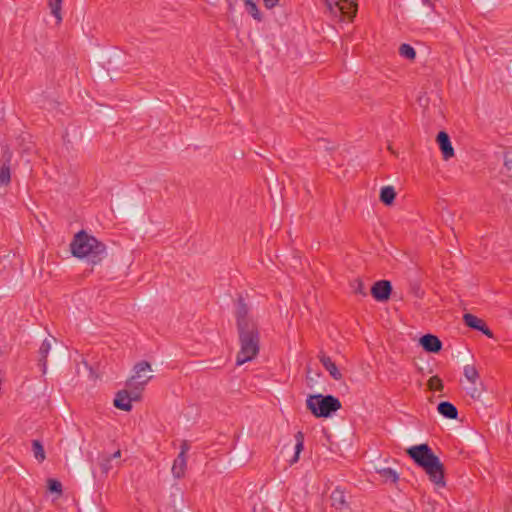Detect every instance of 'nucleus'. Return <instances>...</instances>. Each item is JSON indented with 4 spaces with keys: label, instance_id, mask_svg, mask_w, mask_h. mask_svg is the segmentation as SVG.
Here are the masks:
<instances>
[{
    "label": "nucleus",
    "instance_id": "obj_1",
    "mask_svg": "<svg viewBox=\"0 0 512 512\" xmlns=\"http://www.w3.org/2000/svg\"><path fill=\"white\" fill-rule=\"evenodd\" d=\"M406 453L426 472L431 482L437 486H445L444 466L428 444L411 446L406 450Z\"/></svg>",
    "mask_w": 512,
    "mask_h": 512
},
{
    "label": "nucleus",
    "instance_id": "obj_2",
    "mask_svg": "<svg viewBox=\"0 0 512 512\" xmlns=\"http://www.w3.org/2000/svg\"><path fill=\"white\" fill-rule=\"evenodd\" d=\"M74 257L85 259L91 265L100 264L107 257L106 245L85 230L77 232L70 243Z\"/></svg>",
    "mask_w": 512,
    "mask_h": 512
},
{
    "label": "nucleus",
    "instance_id": "obj_3",
    "mask_svg": "<svg viewBox=\"0 0 512 512\" xmlns=\"http://www.w3.org/2000/svg\"><path fill=\"white\" fill-rule=\"evenodd\" d=\"M240 351L237 353L236 365L240 366L253 360L259 353L260 335L258 326H250L238 329Z\"/></svg>",
    "mask_w": 512,
    "mask_h": 512
},
{
    "label": "nucleus",
    "instance_id": "obj_4",
    "mask_svg": "<svg viewBox=\"0 0 512 512\" xmlns=\"http://www.w3.org/2000/svg\"><path fill=\"white\" fill-rule=\"evenodd\" d=\"M307 409L317 418H329L341 409L340 400L333 395L311 394L306 399Z\"/></svg>",
    "mask_w": 512,
    "mask_h": 512
},
{
    "label": "nucleus",
    "instance_id": "obj_5",
    "mask_svg": "<svg viewBox=\"0 0 512 512\" xmlns=\"http://www.w3.org/2000/svg\"><path fill=\"white\" fill-rule=\"evenodd\" d=\"M248 312L249 308L244 298L239 296L236 308L237 329L257 325L255 321L248 316Z\"/></svg>",
    "mask_w": 512,
    "mask_h": 512
},
{
    "label": "nucleus",
    "instance_id": "obj_6",
    "mask_svg": "<svg viewBox=\"0 0 512 512\" xmlns=\"http://www.w3.org/2000/svg\"><path fill=\"white\" fill-rule=\"evenodd\" d=\"M392 292L391 282L388 280L376 281L371 287V295L379 302L389 300Z\"/></svg>",
    "mask_w": 512,
    "mask_h": 512
},
{
    "label": "nucleus",
    "instance_id": "obj_7",
    "mask_svg": "<svg viewBox=\"0 0 512 512\" xmlns=\"http://www.w3.org/2000/svg\"><path fill=\"white\" fill-rule=\"evenodd\" d=\"M419 343L424 351L428 353H438L442 349L441 340L433 334H425L419 339Z\"/></svg>",
    "mask_w": 512,
    "mask_h": 512
},
{
    "label": "nucleus",
    "instance_id": "obj_8",
    "mask_svg": "<svg viewBox=\"0 0 512 512\" xmlns=\"http://www.w3.org/2000/svg\"><path fill=\"white\" fill-rule=\"evenodd\" d=\"M414 16H424L433 11L430 0H406Z\"/></svg>",
    "mask_w": 512,
    "mask_h": 512
},
{
    "label": "nucleus",
    "instance_id": "obj_9",
    "mask_svg": "<svg viewBox=\"0 0 512 512\" xmlns=\"http://www.w3.org/2000/svg\"><path fill=\"white\" fill-rule=\"evenodd\" d=\"M436 142L438 143L445 160H448L454 156V148L451 144L450 137L447 132L440 131L437 134Z\"/></svg>",
    "mask_w": 512,
    "mask_h": 512
},
{
    "label": "nucleus",
    "instance_id": "obj_10",
    "mask_svg": "<svg viewBox=\"0 0 512 512\" xmlns=\"http://www.w3.org/2000/svg\"><path fill=\"white\" fill-rule=\"evenodd\" d=\"M134 375L129 379V381L138 382L141 380H146V377H149V381L153 378L150 374L152 369L149 362L143 360L134 365L133 368Z\"/></svg>",
    "mask_w": 512,
    "mask_h": 512
},
{
    "label": "nucleus",
    "instance_id": "obj_11",
    "mask_svg": "<svg viewBox=\"0 0 512 512\" xmlns=\"http://www.w3.org/2000/svg\"><path fill=\"white\" fill-rule=\"evenodd\" d=\"M149 382V377H146V380H141L138 382L127 381L126 386L128 387V394L130 401H140L142 397V392L145 389V386Z\"/></svg>",
    "mask_w": 512,
    "mask_h": 512
},
{
    "label": "nucleus",
    "instance_id": "obj_12",
    "mask_svg": "<svg viewBox=\"0 0 512 512\" xmlns=\"http://www.w3.org/2000/svg\"><path fill=\"white\" fill-rule=\"evenodd\" d=\"M335 6L340 11L341 15L348 20H353L357 13V4L350 0H339Z\"/></svg>",
    "mask_w": 512,
    "mask_h": 512
},
{
    "label": "nucleus",
    "instance_id": "obj_13",
    "mask_svg": "<svg viewBox=\"0 0 512 512\" xmlns=\"http://www.w3.org/2000/svg\"><path fill=\"white\" fill-rule=\"evenodd\" d=\"M331 505L336 510H344L349 508V504L346 500L345 492L340 487H336L330 496Z\"/></svg>",
    "mask_w": 512,
    "mask_h": 512
},
{
    "label": "nucleus",
    "instance_id": "obj_14",
    "mask_svg": "<svg viewBox=\"0 0 512 512\" xmlns=\"http://www.w3.org/2000/svg\"><path fill=\"white\" fill-rule=\"evenodd\" d=\"M114 406L119 409L126 412H129L132 410V404L129 399V394L127 389L120 390L116 393V396L113 401Z\"/></svg>",
    "mask_w": 512,
    "mask_h": 512
},
{
    "label": "nucleus",
    "instance_id": "obj_15",
    "mask_svg": "<svg viewBox=\"0 0 512 512\" xmlns=\"http://www.w3.org/2000/svg\"><path fill=\"white\" fill-rule=\"evenodd\" d=\"M321 364L324 366V368L329 372L330 376L335 380H340L342 378V374L339 371L336 364L332 361V359L325 355L323 352H321L318 356Z\"/></svg>",
    "mask_w": 512,
    "mask_h": 512
},
{
    "label": "nucleus",
    "instance_id": "obj_16",
    "mask_svg": "<svg viewBox=\"0 0 512 512\" xmlns=\"http://www.w3.org/2000/svg\"><path fill=\"white\" fill-rule=\"evenodd\" d=\"M437 411L447 419L455 420L458 417L456 406L449 401L440 402L437 406Z\"/></svg>",
    "mask_w": 512,
    "mask_h": 512
},
{
    "label": "nucleus",
    "instance_id": "obj_17",
    "mask_svg": "<svg viewBox=\"0 0 512 512\" xmlns=\"http://www.w3.org/2000/svg\"><path fill=\"white\" fill-rule=\"evenodd\" d=\"M51 350V342L45 339L39 348V360L38 365L41 367L42 374L47 372V357Z\"/></svg>",
    "mask_w": 512,
    "mask_h": 512
},
{
    "label": "nucleus",
    "instance_id": "obj_18",
    "mask_svg": "<svg viewBox=\"0 0 512 512\" xmlns=\"http://www.w3.org/2000/svg\"><path fill=\"white\" fill-rule=\"evenodd\" d=\"M396 198V191L393 186H384L380 190L379 199L380 201L386 205L391 206Z\"/></svg>",
    "mask_w": 512,
    "mask_h": 512
},
{
    "label": "nucleus",
    "instance_id": "obj_19",
    "mask_svg": "<svg viewBox=\"0 0 512 512\" xmlns=\"http://www.w3.org/2000/svg\"><path fill=\"white\" fill-rule=\"evenodd\" d=\"M186 465H187L186 457L177 456V458L174 460V463L172 466L173 476L177 479L182 478L185 474Z\"/></svg>",
    "mask_w": 512,
    "mask_h": 512
},
{
    "label": "nucleus",
    "instance_id": "obj_20",
    "mask_svg": "<svg viewBox=\"0 0 512 512\" xmlns=\"http://www.w3.org/2000/svg\"><path fill=\"white\" fill-rule=\"evenodd\" d=\"M31 448L34 458L39 463H42L46 459V454L42 442L37 439L32 440Z\"/></svg>",
    "mask_w": 512,
    "mask_h": 512
},
{
    "label": "nucleus",
    "instance_id": "obj_21",
    "mask_svg": "<svg viewBox=\"0 0 512 512\" xmlns=\"http://www.w3.org/2000/svg\"><path fill=\"white\" fill-rule=\"evenodd\" d=\"M295 440H296L295 453H294L293 458L290 460L291 464H294L299 460V455L304 448V434L302 431H298L295 434Z\"/></svg>",
    "mask_w": 512,
    "mask_h": 512
},
{
    "label": "nucleus",
    "instance_id": "obj_22",
    "mask_svg": "<svg viewBox=\"0 0 512 512\" xmlns=\"http://www.w3.org/2000/svg\"><path fill=\"white\" fill-rule=\"evenodd\" d=\"M463 321L466 326L474 330H478L480 325L483 323L482 319L470 313H465L463 315Z\"/></svg>",
    "mask_w": 512,
    "mask_h": 512
},
{
    "label": "nucleus",
    "instance_id": "obj_23",
    "mask_svg": "<svg viewBox=\"0 0 512 512\" xmlns=\"http://www.w3.org/2000/svg\"><path fill=\"white\" fill-rule=\"evenodd\" d=\"M377 473L386 481H391L392 483H396L399 479L398 473L391 468H382L377 469Z\"/></svg>",
    "mask_w": 512,
    "mask_h": 512
},
{
    "label": "nucleus",
    "instance_id": "obj_24",
    "mask_svg": "<svg viewBox=\"0 0 512 512\" xmlns=\"http://www.w3.org/2000/svg\"><path fill=\"white\" fill-rule=\"evenodd\" d=\"M399 54L408 59V60H414L416 58V51L415 49L409 45V44H406V43H403L400 45L399 47Z\"/></svg>",
    "mask_w": 512,
    "mask_h": 512
},
{
    "label": "nucleus",
    "instance_id": "obj_25",
    "mask_svg": "<svg viewBox=\"0 0 512 512\" xmlns=\"http://www.w3.org/2000/svg\"><path fill=\"white\" fill-rule=\"evenodd\" d=\"M464 376L472 384H475L479 379V373L474 365H466L464 367Z\"/></svg>",
    "mask_w": 512,
    "mask_h": 512
},
{
    "label": "nucleus",
    "instance_id": "obj_26",
    "mask_svg": "<svg viewBox=\"0 0 512 512\" xmlns=\"http://www.w3.org/2000/svg\"><path fill=\"white\" fill-rule=\"evenodd\" d=\"M63 0H49V7L51 14L57 19L58 22L62 20L61 6Z\"/></svg>",
    "mask_w": 512,
    "mask_h": 512
},
{
    "label": "nucleus",
    "instance_id": "obj_27",
    "mask_svg": "<svg viewBox=\"0 0 512 512\" xmlns=\"http://www.w3.org/2000/svg\"><path fill=\"white\" fill-rule=\"evenodd\" d=\"M10 181V166L6 164H0V185H8Z\"/></svg>",
    "mask_w": 512,
    "mask_h": 512
},
{
    "label": "nucleus",
    "instance_id": "obj_28",
    "mask_svg": "<svg viewBox=\"0 0 512 512\" xmlns=\"http://www.w3.org/2000/svg\"><path fill=\"white\" fill-rule=\"evenodd\" d=\"M427 386L430 390L434 391H442L444 388L442 380L437 375L430 377Z\"/></svg>",
    "mask_w": 512,
    "mask_h": 512
},
{
    "label": "nucleus",
    "instance_id": "obj_29",
    "mask_svg": "<svg viewBox=\"0 0 512 512\" xmlns=\"http://www.w3.org/2000/svg\"><path fill=\"white\" fill-rule=\"evenodd\" d=\"M351 287L355 294H359L362 296H366L367 292L364 286V283L361 279L357 278L351 283Z\"/></svg>",
    "mask_w": 512,
    "mask_h": 512
},
{
    "label": "nucleus",
    "instance_id": "obj_30",
    "mask_svg": "<svg viewBox=\"0 0 512 512\" xmlns=\"http://www.w3.org/2000/svg\"><path fill=\"white\" fill-rule=\"evenodd\" d=\"M247 12L257 21H262V14L258 9L257 4L254 2L246 6Z\"/></svg>",
    "mask_w": 512,
    "mask_h": 512
},
{
    "label": "nucleus",
    "instance_id": "obj_31",
    "mask_svg": "<svg viewBox=\"0 0 512 512\" xmlns=\"http://www.w3.org/2000/svg\"><path fill=\"white\" fill-rule=\"evenodd\" d=\"M47 487L51 493H57V494L62 493V484L60 481H58L56 479H48Z\"/></svg>",
    "mask_w": 512,
    "mask_h": 512
},
{
    "label": "nucleus",
    "instance_id": "obj_32",
    "mask_svg": "<svg viewBox=\"0 0 512 512\" xmlns=\"http://www.w3.org/2000/svg\"><path fill=\"white\" fill-rule=\"evenodd\" d=\"M11 158H12L11 151L9 149L4 150L0 164H6V165L10 166Z\"/></svg>",
    "mask_w": 512,
    "mask_h": 512
},
{
    "label": "nucleus",
    "instance_id": "obj_33",
    "mask_svg": "<svg viewBox=\"0 0 512 512\" xmlns=\"http://www.w3.org/2000/svg\"><path fill=\"white\" fill-rule=\"evenodd\" d=\"M477 331L482 332L484 335H486L489 338H493L494 337L493 332L489 329V327L486 325V323L484 321L480 325V328Z\"/></svg>",
    "mask_w": 512,
    "mask_h": 512
},
{
    "label": "nucleus",
    "instance_id": "obj_34",
    "mask_svg": "<svg viewBox=\"0 0 512 512\" xmlns=\"http://www.w3.org/2000/svg\"><path fill=\"white\" fill-rule=\"evenodd\" d=\"M481 394H482V388L473 387L469 391V395L473 399H479L481 397Z\"/></svg>",
    "mask_w": 512,
    "mask_h": 512
},
{
    "label": "nucleus",
    "instance_id": "obj_35",
    "mask_svg": "<svg viewBox=\"0 0 512 512\" xmlns=\"http://www.w3.org/2000/svg\"><path fill=\"white\" fill-rule=\"evenodd\" d=\"M263 3H264V6L267 8V9H272L274 8L275 6L278 5L279 3V0H262Z\"/></svg>",
    "mask_w": 512,
    "mask_h": 512
},
{
    "label": "nucleus",
    "instance_id": "obj_36",
    "mask_svg": "<svg viewBox=\"0 0 512 512\" xmlns=\"http://www.w3.org/2000/svg\"><path fill=\"white\" fill-rule=\"evenodd\" d=\"M110 461H111V460H110V458H106V459H104V460L102 461V463H101V468H102V471H103L104 473H107V472L109 471V469L111 468V466H110Z\"/></svg>",
    "mask_w": 512,
    "mask_h": 512
},
{
    "label": "nucleus",
    "instance_id": "obj_37",
    "mask_svg": "<svg viewBox=\"0 0 512 512\" xmlns=\"http://www.w3.org/2000/svg\"><path fill=\"white\" fill-rule=\"evenodd\" d=\"M188 450H189V444L186 441H184L181 444V450H180V453L178 454V456L186 457L185 454L187 453Z\"/></svg>",
    "mask_w": 512,
    "mask_h": 512
},
{
    "label": "nucleus",
    "instance_id": "obj_38",
    "mask_svg": "<svg viewBox=\"0 0 512 512\" xmlns=\"http://www.w3.org/2000/svg\"><path fill=\"white\" fill-rule=\"evenodd\" d=\"M120 456H121V452H120V450H118L115 453H113L112 455H110L108 458H110V460H111L112 458H118Z\"/></svg>",
    "mask_w": 512,
    "mask_h": 512
},
{
    "label": "nucleus",
    "instance_id": "obj_39",
    "mask_svg": "<svg viewBox=\"0 0 512 512\" xmlns=\"http://www.w3.org/2000/svg\"><path fill=\"white\" fill-rule=\"evenodd\" d=\"M309 374H311V368L309 366H307V380L312 381V378L309 376Z\"/></svg>",
    "mask_w": 512,
    "mask_h": 512
},
{
    "label": "nucleus",
    "instance_id": "obj_40",
    "mask_svg": "<svg viewBox=\"0 0 512 512\" xmlns=\"http://www.w3.org/2000/svg\"><path fill=\"white\" fill-rule=\"evenodd\" d=\"M245 6L254 3L253 0H244Z\"/></svg>",
    "mask_w": 512,
    "mask_h": 512
},
{
    "label": "nucleus",
    "instance_id": "obj_41",
    "mask_svg": "<svg viewBox=\"0 0 512 512\" xmlns=\"http://www.w3.org/2000/svg\"><path fill=\"white\" fill-rule=\"evenodd\" d=\"M504 166L507 167V168H510V161H505L504 162Z\"/></svg>",
    "mask_w": 512,
    "mask_h": 512
},
{
    "label": "nucleus",
    "instance_id": "obj_42",
    "mask_svg": "<svg viewBox=\"0 0 512 512\" xmlns=\"http://www.w3.org/2000/svg\"><path fill=\"white\" fill-rule=\"evenodd\" d=\"M325 1H326L327 5L329 6V8H330V9H332V5H331V3L329 2V0H325Z\"/></svg>",
    "mask_w": 512,
    "mask_h": 512
},
{
    "label": "nucleus",
    "instance_id": "obj_43",
    "mask_svg": "<svg viewBox=\"0 0 512 512\" xmlns=\"http://www.w3.org/2000/svg\"><path fill=\"white\" fill-rule=\"evenodd\" d=\"M388 149H389L392 153H394V151L392 150L391 146H388Z\"/></svg>",
    "mask_w": 512,
    "mask_h": 512
}]
</instances>
